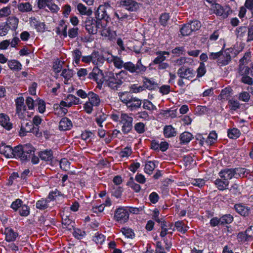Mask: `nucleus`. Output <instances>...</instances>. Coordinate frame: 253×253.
<instances>
[{"label": "nucleus", "mask_w": 253, "mask_h": 253, "mask_svg": "<svg viewBox=\"0 0 253 253\" xmlns=\"http://www.w3.org/2000/svg\"><path fill=\"white\" fill-rule=\"evenodd\" d=\"M240 130L236 128H233L228 130V136L231 139H237L240 136Z\"/></svg>", "instance_id": "nucleus-40"}, {"label": "nucleus", "mask_w": 253, "mask_h": 253, "mask_svg": "<svg viewBox=\"0 0 253 253\" xmlns=\"http://www.w3.org/2000/svg\"><path fill=\"white\" fill-rule=\"evenodd\" d=\"M175 227L176 229L182 233H184L187 231V227L184 226L182 221H177L175 223Z\"/></svg>", "instance_id": "nucleus-60"}, {"label": "nucleus", "mask_w": 253, "mask_h": 253, "mask_svg": "<svg viewBox=\"0 0 253 253\" xmlns=\"http://www.w3.org/2000/svg\"><path fill=\"white\" fill-rule=\"evenodd\" d=\"M127 185L136 192H139L141 189L140 185L135 183L132 177L130 178L129 181L127 183Z\"/></svg>", "instance_id": "nucleus-57"}, {"label": "nucleus", "mask_w": 253, "mask_h": 253, "mask_svg": "<svg viewBox=\"0 0 253 253\" xmlns=\"http://www.w3.org/2000/svg\"><path fill=\"white\" fill-rule=\"evenodd\" d=\"M30 25L34 27L38 32H43L45 30V25L43 22L38 21L35 17L29 18Z\"/></svg>", "instance_id": "nucleus-11"}, {"label": "nucleus", "mask_w": 253, "mask_h": 253, "mask_svg": "<svg viewBox=\"0 0 253 253\" xmlns=\"http://www.w3.org/2000/svg\"><path fill=\"white\" fill-rule=\"evenodd\" d=\"M132 154V150L130 147H125L119 153L121 158L128 157Z\"/></svg>", "instance_id": "nucleus-52"}, {"label": "nucleus", "mask_w": 253, "mask_h": 253, "mask_svg": "<svg viewBox=\"0 0 253 253\" xmlns=\"http://www.w3.org/2000/svg\"><path fill=\"white\" fill-rule=\"evenodd\" d=\"M188 24L192 32L198 30L201 26L200 22L196 20L192 21Z\"/></svg>", "instance_id": "nucleus-56"}, {"label": "nucleus", "mask_w": 253, "mask_h": 253, "mask_svg": "<svg viewBox=\"0 0 253 253\" xmlns=\"http://www.w3.org/2000/svg\"><path fill=\"white\" fill-rule=\"evenodd\" d=\"M8 65L11 70H19L21 69V64L15 60L9 61Z\"/></svg>", "instance_id": "nucleus-44"}, {"label": "nucleus", "mask_w": 253, "mask_h": 253, "mask_svg": "<svg viewBox=\"0 0 253 253\" xmlns=\"http://www.w3.org/2000/svg\"><path fill=\"white\" fill-rule=\"evenodd\" d=\"M197 78H200L203 76L206 72V69L205 68V64L203 63H201L200 64L199 67L197 70Z\"/></svg>", "instance_id": "nucleus-61"}, {"label": "nucleus", "mask_w": 253, "mask_h": 253, "mask_svg": "<svg viewBox=\"0 0 253 253\" xmlns=\"http://www.w3.org/2000/svg\"><path fill=\"white\" fill-rule=\"evenodd\" d=\"M35 149L30 144H26L23 146V156H26V160H29L34 154Z\"/></svg>", "instance_id": "nucleus-18"}, {"label": "nucleus", "mask_w": 253, "mask_h": 253, "mask_svg": "<svg viewBox=\"0 0 253 253\" xmlns=\"http://www.w3.org/2000/svg\"><path fill=\"white\" fill-rule=\"evenodd\" d=\"M135 130L138 133L141 134L145 131V125L141 122L137 123L134 126Z\"/></svg>", "instance_id": "nucleus-54"}, {"label": "nucleus", "mask_w": 253, "mask_h": 253, "mask_svg": "<svg viewBox=\"0 0 253 253\" xmlns=\"http://www.w3.org/2000/svg\"><path fill=\"white\" fill-rule=\"evenodd\" d=\"M66 100L68 102V107H70L73 104H78L80 103V100L79 98L72 94H69Z\"/></svg>", "instance_id": "nucleus-37"}, {"label": "nucleus", "mask_w": 253, "mask_h": 253, "mask_svg": "<svg viewBox=\"0 0 253 253\" xmlns=\"http://www.w3.org/2000/svg\"><path fill=\"white\" fill-rule=\"evenodd\" d=\"M126 75V72L123 70L115 74L112 72H107L106 76L107 85L113 90H119L125 81Z\"/></svg>", "instance_id": "nucleus-2"}, {"label": "nucleus", "mask_w": 253, "mask_h": 253, "mask_svg": "<svg viewBox=\"0 0 253 253\" xmlns=\"http://www.w3.org/2000/svg\"><path fill=\"white\" fill-rule=\"evenodd\" d=\"M25 127L30 128L31 129L30 132L34 133L36 136L39 137L41 135V133L39 132L38 127H34L32 123H27Z\"/></svg>", "instance_id": "nucleus-51"}, {"label": "nucleus", "mask_w": 253, "mask_h": 253, "mask_svg": "<svg viewBox=\"0 0 253 253\" xmlns=\"http://www.w3.org/2000/svg\"><path fill=\"white\" fill-rule=\"evenodd\" d=\"M93 240L97 244H102L105 240L104 236L98 232H97L95 234V235L93 237Z\"/></svg>", "instance_id": "nucleus-53"}, {"label": "nucleus", "mask_w": 253, "mask_h": 253, "mask_svg": "<svg viewBox=\"0 0 253 253\" xmlns=\"http://www.w3.org/2000/svg\"><path fill=\"white\" fill-rule=\"evenodd\" d=\"M143 108L144 109L149 111H154L157 109L156 107L153 104L147 99L144 100L143 102Z\"/></svg>", "instance_id": "nucleus-46"}, {"label": "nucleus", "mask_w": 253, "mask_h": 253, "mask_svg": "<svg viewBox=\"0 0 253 253\" xmlns=\"http://www.w3.org/2000/svg\"><path fill=\"white\" fill-rule=\"evenodd\" d=\"M16 111L26 108L24 105V99L23 97H19L15 100Z\"/></svg>", "instance_id": "nucleus-45"}, {"label": "nucleus", "mask_w": 253, "mask_h": 253, "mask_svg": "<svg viewBox=\"0 0 253 253\" xmlns=\"http://www.w3.org/2000/svg\"><path fill=\"white\" fill-rule=\"evenodd\" d=\"M19 214L22 216H27L30 213V208L26 205H22L19 209Z\"/></svg>", "instance_id": "nucleus-48"}, {"label": "nucleus", "mask_w": 253, "mask_h": 253, "mask_svg": "<svg viewBox=\"0 0 253 253\" xmlns=\"http://www.w3.org/2000/svg\"><path fill=\"white\" fill-rule=\"evenodd\" d=\"M214 11L216 15L222 16L223 18H227L230 12L229 7L224 8L219 4H215Z\"/></svg>", "instance_id": "nucleus-15"}, {"label": "nucleus", "mask_w": 253, "mask_h": 253, "mask_svg": "<svg viewBox=\"0 0 253 253\" xmlns=\"http://www.w3.org/2000/svg\"><path fill=\"white\" fill-rule=\"evenodd\" d=\"M114 15L119 20V22H127L128 20H133L132 18L131 15H128L126 13H124L121 11H118L117 12H115Z\"/></svg>", "instance_id": "nucleus-23"}, {"label": "nucleus", "mask_w": 253, "mask_h": 253, "mask_svg": "<svg viewBox=\"0 0 253 253\" xmlns=\"http://www.w3.org/2000/svg\"><path fill=\"white\" fill-rule=\"evenodd\" d=\"M169 19V14L168 13H164L161 15L159 21L162 26L165 27L167 25L168 21Z\"/></svg>", "instance_id": "nucleus-59"}, {"label": "nucleus", "mask_w": 253, "mask_h": 253, "mask_svg": "<svg viewBox=\"0 0 253 253\" xmlns=\"http://www.w3.org/2000/svg\"><path fill=\"white\" fill-rule=\"evenodd\" d=\"M120 119V122L122 124V131L124 134L129 133L132 128V117L124 113L121 114Z\"/></svg>", "instance_id": "nucleus-4"}, {"label": "nucleus", "mask_w": 253, "mask_h": 253, "mask_svg": "<svg viewBox=\"0 0 253 253\" xmlns=\"http://www.w3.org/2000/svg\"><path fill=\"white\" fill-rule=\"evenodd\" d=\"M111 61L114 63V66L118 69L124 68L131 74L136 75H142L147 70V67L143 65L141 62V59L138 60L136 64L131 62L124 63L123 60L117 56H112Z\"/></svg>", "instance_id": "nucleus-1"}, {"label": "nucleus", "mask_w": 253, "mask_h": 253, "mask_svg": "<svg viewBox=\"0 0 253 253\" xmlns=\"http://www.w3.org/2000/svg\"><path fill=\"white\" fill-rule=\"evenodd\" d=\"M214 183L218 190L223 191L227 189L229 182L224 178H217L214 181Z\"/></svg>", "instance_id": "nucleus-24"}, {"label": "nucleus", "mask_w": 253, "mask_h": 253, "mask_svg": "<svg viewBox=\"0 0 253 253\" xmlns=\"http://www.w3.org/2000/svg\"><path fill=\"white\" fill-rule=\"evenodd\" d=\"M95 16L97 20H103L106 22H108L110 20V18L106 12L105 5L99 6L95 12Z\"/></svg>", "instance_id": "nucleus-9"}, {"label": "nucleus", "mask_w": 253, "mask_h": 253, "mask_svg": "<svg viewBox=\"0 0 253 253\" xmlns=\"http://www.w3.org/2000/svg\"><path fill=\"white\" fill-rule=\"evenodd\" d=\"M58 196L63 197H65L64 194H62L57 189H55L54 191H50L46 198L49 200V202H50L51 201H54L56 199V198Z\"/></svg>", "instance_id": "nucleus-35"}, {"label": "nucleus", "mask_w": 253, "mask_h": 253, "mask_svg": "<svg viewBox=\"0 0 253 253\" xmlns=\"http://www.w3.org/2000/svg\"><path fill=\"white\" fill-rule=\"evenodd\" d=\"M107 117V115L105 114L99 113L95 118V122L100 127H102L103 126L102 124L106 120Z\"/></svg>", "instance_id": "nucleus-42"}, {"label": "nucleus", "mask_w": 253, "mask_h": 253, "mask_svg": "<svg viewBox=\"0 0 253 253\" xmlns=\"http://www.w3.org/2000/svg\"><path fill=\"white\" fill-rule=\"evenodd\" d=\"M88 78L95 81L98 84H101L104 81L102 71L97 67L93 68L92 71L89 73Z\"/></svg>", "instance_id": "nucleus-7"}, {"label": "nucleus", "mask_w": 253, "mask_h": 253, "mask_svg": "<svg viewBox=\"0 0 253 253\" xmlns=\"http://www.w3.org/2000/svg\"><path fill=\"white\" fill-rule=\"evenodd\" d=\"M143 83L145 89L148 90H155L158 87V84L154 79L148 78L146 77L143 78Z\"/></svg>", "instance_id": "nucleus-16"}, {"label": "nucleus", "mask_w": 253, "mask_h": 253, "mask_svg": "<svg viewBox=\"0 0 253 253\" xmlns=\"http://www.w3.org/2000/svg\"><path fill=\"white\" fill-rule=\"evenodd\" d=\"M77 9L82 15L89 16L92 13V11L90 8L87 9V7L82 3H79L77 5Z\"/></svg>", "instance_id": "nucleus-31"}, {"label": "nucleus", "mask_w": 253, "mask_h": 253, "mask_svg": "<svg viewBox=\"0 0 253 253\" xmlns=\"http://www.w3.org/2000/svg\"><path fill=\"white\" fill-rule=\"evenodd\" d=\"M4 234L5 235V240L8 242L15 241L18 236V233L10 227L5 228Z\"/></svg>", "instance_id": "nucleus-13"}, {"label": "nucleus", "mask_w": 253, "mask_h": 253, "mask_svg": "<svg viewBox=\"0 0 253 253\" xmlns=\"http://www.w3.org/2000/svg\"><path fill=\"white\" fill-rule=\"evenodd\" d=\"M10 6H6L0 9V19L9 16L11 14Z\"/></svg>", "instance_id": "nucleus-58"}, {"label": "nucleus", "mask_w": 253, "mask_h": 253, "mask_svg": "<svg viewBox=\"0 0 253 253\" xmlns=\"http://www.w3.org/2000/svg\"><path fill=\"white\" fill-rule=\"evenodd\" d=\"M233 220V217L230 214H225L220 218V225H224L231 223Z\"/></svg>", "instance_id": "nucleus-38"}, {"label": "nucleus", "mask_w": 253, "mask_h": 253, "mask_svg": "<svg viewBox=\"0 0 253 253\" xmlns=\"http://www.w3.org/2000/svg\"><path fill=\"white\" fill-rule=\"evenodd\" d=\"M217 138V134L214 131L211 132L206 140L208 145H211L214 143Z\"/></svg>", "instance_id": "nucleus-50"}, {"label": "nucleus", "mask_w": 253, "mask_h": 253, "mask_svg": "<svg viewBox=\"0 0 253 253\" xmlns=\"http://www.w3.org/2000/svg\"><path fill=\"white\" fill-rule=\"evenodd\" d=\"M156 55L157 57L153 61L154 64H158L163 62L166 59V55L169 56V53L167 51H158L156 52Z\"/></svg>", "instance_id": "nucleus-25"}, {"label": "nucleus", "mask_w": 253, "mask_h": 253, "mask_svg": "<svg viewBox=\"0 0 253 253\" xmlns=\"http://www.w3.org/2000/svg\"><path fill=\"white\" fill-rule=\"evenodd\" d=\"M141 104L142 100L141 99L132 96L126 107L130 111H132L139 108Z\"/></svg>", "instance_id": "nucleus-14"}, {"label": "nucleus", "mask_w": 253, "mask_h": 253, "mask_svg": "<svg viewBox=\"0 0 253 253\" xmlns=\"http://www.w3.org/2000/svg\"><path fill=\"white\" fill-rule=\"evenodd\" d=\"M246 170L243 168L228 169L226 168L221 170L218 174L221 178H224L229 181L232 178H238L242 174L243 176L246 175Z\"/></svg>", "instance_id": "nucleus-3"}, {"label": "nucleus", "mask_w": 253, "mask_h": 253, "mask_svg": "<svg viewBox=\"0 0 253 253\" xmlns=\"http://www.w3.org/2000/svg\"><path fill=\"white\" fill-rule=\"evenodd\" d=\"M180 33L183 36H187L191 34L192 32L189 24L188 23L184 24L180 28Z\"/></svg>", "instance_id": "nucleus-43"}, {"label": "nucleus", "mask_w": 253, "mask_h": 253, "mask_svg": "<svg viewBox=\"0 0 253 253\" xmlns=\"http://www.w3.org/2000/svg\"><path fill=\"white\" fill-rule=\"evenodd\" d=\"M72 126V121L67 117L63 118L59 122V127L61 130H69Z\"/></svg>", "instance_id": "nucleus-19"}, {"label": "nucleus", "mask_w": 253, "mask_h": 253, "mask_svg": "<svg viewBox=\"0 0 253 253\" xmlns=\"http://www.w3.org/2000/svg\"><path fill=\"white\" fill-rule=\"evenodd\" d=\"M0 125L7 130L12 128V124L10 122L9 116L4 113L0 114Z\"/></svg>", "instance_id": "nucleus-12"}, {"label": "nucleus", "mask_w": 253, "mask_h": 253, "mask_svg": "<svg viewBox=\"0 0 253 253\" xmlns=\"http://www.w3.org/2000/svg\"><path fill=\"white\" fill-rule=\"evenodd\" d=\"M96 22L91 17L87 18L85 22V29L90 34H95L97 33Z\"/></svg>", "instance_id": "nucleus-10"}, {"label": "nucleus", "mask_w": 253, "mask_h": 253, "mask_svg": "<svg viewBox=\"0 0 253 253\" xmlns=\"http://www.w3.org/2000/svg\"><path fill=\"white\" fill-rule=\"evenodd\" d=\"M156 161L147 162L144 167L145 172L149 175L151 174L156 167Z\"/></svg>", "instance_id": "nucleus-34"}, {"label": "nucleus", "mask_w": 253, "mask_h": 253, "mask_svg": "<svg viewBox=\"0 0 253 253\" xmlns=\"http://www.w3.org/2000/svg\"><path fill=\"white\" fill-rule=\"evenodd\" d=\"M88 101L92 104L94 107H98L100 104V99L98 95L93 92L89 91L88 93Z\"/></svg>", "instance_id": "nucleus-22"}, {"label": "nucleus", "mask_w": 253, "mask_h": 253, "mask_svg": "<svg viewBox=\"0 0 253 253\" xmlns=\"http://www.w3.org/2000/svg\"><path fill=\"white\" fill-rule=\"evenodd\" d=\"M176 134V131L171 125L166 126L164 128V135L167 138L174 137Z\"/></svg>", "instance_id": "nucleus-28"}, {"label": "nucleus", "mask_w": 253, "mask_h": 253, "mask_svg": "<svg viewBox=\"0 0 253 253\" xmlns=\"http://www.w3.org/2000/svg\"><path fill=\"white\" fill-rule=\"evenodd\" d=\"M231 60V56L228 51H222L221 59H219L218 61V65L220 66L226 65L229 63Z\"/></svg>", "instance_id": "nucleus-30"}, {"label": "nucleus", "mask_w": 253, "mask_h": 253, "mask_svg": "<svg viewBox=\"0 0 253 253\" xmlns=\"http://www.w3.org/2000/svg\"><path fill=\"white\" fill-rule=\"evenodd\" d=\"M16 114L18 118L21 120H27L31 116L29 115L28 112L26 111V108L22 109L20 110L16 111Z\"/></svg>", "instance_id": "nucleus-39"}, {"label": "nucleus", "mask_w": 253, "mask_h": 253, "mask_svg": "<svg viewBox=\"0 0 253 253\" xmlns=\"http://www.w3.org/2000/svg\"><path fill=\"white\" fill-rule=\"evenodd\" d=\"M119 97L121 101L125 104L126 106L132 96L126 92H119Z\"/></svg>", "instance_id": "nucleus-41"}, {"label": "nucleus", "mask_w": 253, "mask_h": 253, "mask_svg": "<svg viewBox=\"0 0 253 253\" xmlns=\"http://www.w3.org/2000/svg\"><path fill=\"white\" fill-rule=\"evenodd\" d=\"M13 148L9 145L5 144L0 146V154L3 155L6 158H13Z\"/></svg>", "instance_id": "nucleus-21"}, {"label": "nucleus", "mask_w": 253, "mask_h": 253, "mask_svg": "<svg viewBox=\"0 0 253 253\" xmlns=\"http://www.w3.org/2000/svg\"><path fill=\"white\" fill-rule=\"evenodd\" d=\"M73 71L70 69H64L63 70L61 76H63L65 79L68 80L73 76Z\"/></svg>", "instance_id": "nucleus-62"}, {"label": "nucleus", "mask_w": 253, "mask_h": 253, "mask_svg": "<svg viewBox=\"0 0 253 253\" xmlns=\"http://www.w3.org/2000/svg\"><path fill=\"white\" fill-rule=\"evenodd\" d=\"M177 74L180 78L190 80L195 77V72L191 68L181 67L177 70Z\"/></svg>", "instance_id": "nucleus-6"}, {"label": "nucleus", "mask_w": 253, "mask_h": 253, "mask_svg": "<svg viewBox=\"0 0 253 253\" xmlns=\"http://www.w3.org/2000/svg\"><path fill=\"white\" fill-rule=\"evenodd\" d=\"M114 219L120 223L126 222L129 218L128 211L123 207L117 209L114 214Z\"/></svg>", "instance_id": "nucleus-5"}, {"label": "nucleus", "mask_w": 253, "mask_h": 253, "mask_svg": "<svg viewBox=\"0 0 253 253\" xmlns=\"http://www.w3.org/2000/svg\"><path fill=\"white\" fill-rule=\"evenodd\" d=\"M38 156L44 161L48 162L51 161L53 158V152L51 149H46L40 151L38 153Z\"/></svg>", "instance_id": "nucleus-17"}, {"label": "nucleus", "mask_w": 253, "mask_h": 253, "mask_svg": "<svg viewBox=\"0 0 253 253\" xmlns=\"http://www.w3.org/2000/svg\"><path fill=\"white\" fill-rule=\"evenodd\" d=\"M179 138L180 143L186 144L190 141L193 138V135L191 133L185 131L180 134Z\"/></svg>", "instance_id": "nucleus-33"}, {"label": "nucleus", "mask_w": 253, "mask_h": 253, "mask_svg": "<svg viewBox=\"0 0 253 253\" xmlns=\"http://www.w3.org/2000/svg\"><path fill=\"white\" fill-rule=\"evenodd\" d=\"M92 63L97 66L102 65L105 61L103 56L95 51L92 53Z\"/></svg>", "instance_id": "nucleus-20"}, {"label": "nucleus", "mask_w": 253, "mask_h": 253, "mask_svg": "<svg viewBox=\"0 0 253 253\" xmlns=\"http://www.w3.org/2000/svg\"><path fill=\"white\" fill-rule=\"evenodd\" d=\"M120 5L129 11L135 12L139 9L140 4L134 0H120Z\"/></svg>", "instance_id": "nucleus-8"}, {"label": "nucleus", "mask_w": 253, "mask_h": 253, "mask_svg": "<svg viewBox=\"0 0 253 253\" xmlns=\"http://www.w3.org/2000/svg\"><path fill=\"white\" fill-rule=\"evenodd\" d=\"M239 74L242 76L251 75L250 68L243 65L240 64L239 67Z\"/></svg>", "instance_id": "nucleus-49"}, {"label": "nucleus", "mask_w": 253, "mask_h": 253, "mask_svg": "<svg viewBox=\"0 0 253 253\" xmlns=\"http://www.w3.org/2000/svg\"><path fill=\"white\" fill-rule=\"evenodd\" d=\"M234 208L236 211L241 215L246 216L249 214V210L248 208L241 204H236L234 206Z\"/></svg>", "instance_id": "nucleus-32"}, {"label": "nucleus", "mask_w": 253, "mask_h": 253, "mask_svg": "<svg viewBox=\"0 0 253 253\" xmlns=\"http://www.w3.org/2000/svg\"><path fill=\"white\" fill-rule=\"evenodd\" d=\"M13 155L15 158H19L21 160L25 161L26 156H23V146L18 145L13 148Z\"/></svg>", "instance_id": "nucleus-26"}, {"label": "nucleus", "mask_w": 253, "mask_h": 253, "mask_svg": "<svg viewBox=\"0 0 253 253\" xmlns=\"http://www.w3.org/2000/svg\"><path fill=\"white\" fill-rule=\"evenodd\" d=\"M74 61L77 65H79L82 57V52L79 49H76L72 52Z\"/></svg>", "instance_id": "nucleus-47"}, {"label": "nucleus", "mask_w": 253, "mask_h": 253, "mask_svg": "<svg viewBox=\"0 0 253 253\" xmlns=\"http://www.w3.org/2000/svg\"><path fill=\"white\" fill-rule=\"evenodd\" d=\"M17 8L22 12H27L32 10V6L29 2L20 3L18 4Z\"/></svg>", "instance_id": "nucleus-36"}, {"label": "nucleus", "mask_w": 253, "mask_h": 253, "mask_svg": "<svg viewBox=\"0 0 253 253\" xmlns=\"http://www.w3.org/2000/svg\"><path fill=\"white\" fill-rule=\"evenodd\" d=\"M19 19L14 16L9 17L7 20L6 25H8L10 29L16 30L18 27Z\"/></svg>", "instance_id": "nucleus-29"}, {"label": "nucleus", "mask_w": 253, "mask_h": 253, "mask_svg": "<svg viewBox=\"0 0 253 253\" xmlns=\"http://www.w3.org/2000/svg\"><path fill=\"white\" fill-rule=\"evenodd\" d=\"M122 233L127 238H133L135 234L133 231L129 228H122Z\"/></svg>", "instance_id": "nucleus-63"}, {"label": "nucleus", "mask_w": 253, "mask_h": 253, "mask_svg": "<svg viewBox=\"0 0 253 253\" xmlns=\"http://www.w3.org/2000/svg\"><path fill=\"white\" fill-rule=\"evenodd\" d=\"M85 234H86L84 231L82 230L79 228L74 229L73 235L76 238L78 239H82L85 236Z\"/></svg>", "instance_id": "nucleus-55"}, {"label": "nucleus", "mask_w": 253, "mask_h": 253, "mask_svg": "<svg viewBox=\"0 0 253 253\" xmlns=\"http://www.w3.org/2000/svg\"><path fill=\"white\" fill-rule=\"evenodd\" d=\"M49 200L47 198H42L36 202V207L40 210H44L49 207Z\"/></svg>", "instance_id": "nucleus-27"}, {"label": "nucleus", "mask_w": 253, "mask_h": 253, "mask_svg": "<svg viewBox=\"0 0 253 253\" xmlns=\"http://www.w3.org/2000/svg\"><path fill=\"white\" fill-rule=\"evenodd\" d=\"M22 204L23 201L20 199H17L12 202L11 205V208L15 211H16L19 210Z\"/></svg>", "instance_id": "nucleus-64"}]
</instances>
